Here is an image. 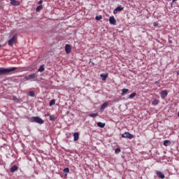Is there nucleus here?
<instances>
[{"label": "nucleus", "instance_id": "obj_36", "mask_svg": "<svg viewBox=\"0 0 179 179\" xmlns=\"http://www.w3.org/2000/svg\"><path fill=\"white\" fill-rule=\"evenodd\" d=\"M92 66H94V62H92Z\"/></svg>", "mask_w": 179, "mask_h": 179}, {"label": "nucleus", "instance_id": "obj_21", "mask_svg": "<svg viewBox=\"0 0 179 179\" xmlns=\"http://www.w3.org/2000/svg\"><path fill=\"white\" fill-rule=\"evenodd\" d=\"M68 173H69V168H65L64 169V174L65 176H68Z\"/></svg>", "mask_w": 179, "mask_h": 179}, {"label": "nucleus", "instance_id": "obj_6", "mask_svg": "<svg viewBox=\"0 0 179 179\" xmlns=\"http://www.w3.org/2000/svg\"><path fill=\"white\" fill-rule=\"evenodd\" d=\"M122 10H124V7L118 6L116 8L114 9L113 14L117 15L118 12H122Z\"/></svg>", "mask_w": 179, "mask_h": 179}, {"label": "nucleus", "instance_id": "obj_13", "mask_svg": "<svg viewBox=\"0 0 179 179\" xmlns=\"http://www.w3.org/2000/svg\"><path fill=\"white\" fill-rule=\"evenodd\" d=\"M100 77L101 78L102 80H106L107 78H108V73H101Z\"/></svg>", "mask_w": 179, "mask_h": 179}, {"label": "nucleus", "instance_id": "obj_2", "mask_svg": "<svg viewBox=\"0 0 179 179\" xmlns=\"http://www.w3.org/2000/svg\"><path fill=\"white\" fill-rule=\"evenodd\" d=\"M27 120L28 121H29V122H36V124H39L40 125H41V124L44 122V120L38 116L27 117Z\"/></svg>", "mask_w": 179, "mask_h": 179}, {"label": "nucleus", "instance_id": "obj_38", "mask_svg": "<svg viewBox=\"0 0 179 179\" xmlns=\"http://www.w3.org/2000/svg\"><path fill=\"white\" fill-rule=\"evenodd\" d=\"M176 1H177V0H172V2H175Z\"/></svg>", "mask_w": 179, "mask_h": 179}, {"label": "nucleus", "instance_id": "obj_17", "mask_svg": "<svg viewBox=\"0 0 179 179\" xmlns=\"http://www.w3.org/2000/svg\"><path fill=\"white\" fill-rule=\"evenodd\" d=\"M128 92H129V90L127 88H123L122 90V96H124V94H125V93H128Z\"/></svg>", "mask_w": 179, "mask_h": 179}, {"label": "nucleus", "instance_id": "obj_37", "mask_svg": "<svg viewBox=\"0 0 179 179\" xmlns=\"http://www.w3.org/2000/svg\"><path fill=\"white\" fill-rule=\"evenodd\" d=\"M169 43H173V41H169Z\"/></svg>", "mask_w": 179, "mask_h": 179}, {"label": "nucleus", "instance_id": "obj_24", "mask_svg": "<svg viewBox=\"0 0 179 179\" xmlns=\"http://www.w3.org/2000/svg\"><path fill=\"white\" fill-rule=\"evenodd\" d=\"M99 115V113H90L89 115V117H91L92 118H94V117H97Z\"/></svg>", "mask_w": 179, "mask_h": 179}, {"label": "nucleus", "instance_id": "obj_20", "mask_svg": "<svg viewBox=\"0 0 179 179\" xmlns=\"http://www.w3.org/2000/svg\"><path fill=\"white\" fill-rule=\"evenodd\" d=\"M171 143L169 140H164V146H169Z\"/></svg>", "mask_w": 179, "mask_h": 179}, {"label": "nucleus", "instance_id": "obj_39", "mask_svg": "<svg viewBox=\"0 0 179 179\" xmlns=\"http://www.w3.org/2000/svg\"><path fill=\"white\" fill-rule=\"evenodd\" d=\"M0 48H1V45H0Z\"/></svg>", "mask_w": 179, "mask_h": 179}, {"label": "nucleus", "instance_id": "obj_35", "mask_svg": "<svg viewBox=\"0 0 179 179\" xmlns=\"http://www.w3.org/2000/svg\"><path fill=\"white\" fill-rule=\"evenodd\" d=\"M173 3H174V2H171V3H170V5H171V6H173Z\"/></svg>", "mask_w": 179, "mask_h": 179}, {"label": "nucleus", "instance_id": "obj_18", "mask_svg": "<svg viewBox=\"0 0 179 179\" xmlns=\"http://www.w3.org/2000/svg\"><path fill=\"white\" fill-rule=\"evenodd\" d=\"M45 70V69H44V65H41L38 69V72H44V71Z\"/></svg>", "mask_w": 179, "mask_h": 179}, {"label": "nucleus", "instance_id": "obj_33", "mask_svg": "<svg viewBox=\"0 0 179 179\" xmlns=\"http://www.w3.org/2000/svg\"><path fill=\"white\" fill-rule=\"evenodd\" d=\"M157 24H158L157 22H154V23H153V26H154L155 27H156V26H157Z\"/></svg>", "mask_w": 179, "mask_h": 179}, {"label": "nucleus", "instance_id": "obj_12", "mask_svg": "<svg viewBox=\"0 0 179 179\" xmlns=\"http://www.w3.org/2000/svg\"><path fill=\"white\" fill-rule=\"evenodd\" d=\"M109 23L110 24H113V25L117 23V20H115L114 16H111V17H109Z\"/></svg>", "mask_w": 179, "mask_h": 179}, {"label": "nucleus", "instance_id": "obj_4", "mask_svg": "<svg viewBox=\"0 0 179 179\" xmlns=\"http://www.w3.org/2000/svg\"><path fill=\"white\" fill-rule=\"evenodd\" d=\"M17 41V34H14L12 38L8 41L9 47H13V44H16Z\"/></svg>", "mask_w": 179, "mask_h": 179}, {"label": "nucleus", "instance_id": "obj_11", "mask_svg": "<svg viewBox=\"0 0 179 179\" xmlns=\"http://www.w3.org/2000/svg\"><path fill=\"white\" fill-rule=\"evenodd\" d=\"M156 174L157 176V177H159V178H162V179H164V173L160 171H156Z\"/></svg>", "mask_w": 179, "mask_h": 179}, {"label": "nucleus", "instance_id": "obj_8", "mask_svg": "<svg viewBox=\"0 0 179 179\" xmlns=\"http://www.w3.org/2000/svg\"><path fill=\"white\" fill-rule=\"evenodd\" d=\"M108 106V102H104L101 106L100 108V113H104V110H106V108Z\"/></svg>", "mask_w": 179, "mask_h": 179}, {"label": "nucleus", "instance_id": "obj_1", "mask_svg": "<svg viewBox=\"0 0 179 179\" xmlns=\"http://www.w3.org/2000/svg\"><path fill=\"white\" fill-rule=\"evenodd\" d=\"M16 69H17V67H10V68L0 67V76H2L3 75H8V73H10V72H13V71H16Z\"/></svg>", "mask_w": 179, "mask_h": 179}, {"label": "nucleus", "instance_id": "obj_31", "mask_svg": "<svg viewBox=\"0 0 179 179\" xmlns=\"http://www.w3.org/2000/svg\"><path fill=\"white\" fill-rule=\"evenodd\" d=\"M41 3H43V0H40L36 3L37 5H41Z\"/></svg>", "mask_w": 179, "mask_h": 179}, {"label": "nucleus", "instance_id": "obj_30", "mask_svg": "<svg viewBox=\"0 0 179 179\" xmlns=\"http://www.w3.org/2000/svg\"><path fill=\"white\" fill-rule=\"evenodd\" d=\"M13 100L14 101H19V99H17V96H13Z\"/></svg>", "mask_w": 179, "mask_h": 179}, {"label": "nucleus", "instance_id": "obj_7", "mask_svg": "<svg viewBox=\"0 0 179 179\" xmlns=\"http://www.w3.org/2000/svg\"><path fill=\"white\" fill-rule=\"evenodd\" d=\"M71 51H72V48L69 44H66L65 45V52L66 54H71Z\"/></svg>", "mask_w": 179, "mask_h": 179}, {"label": "nucleus", "instance_id": "obj_32", "mask_svg": "<svg viewBox=\"0 0 179 179\" xmlns=\"http://www.w3.org/2000/svg\"><path fill=\"white\" fill-rule=\"evenodd\" d=\"M159 83H160V80H158L155 82V85H159Z\"/></svg>", "mask_w": 179, "mask_h": 179}, {"label": "nucleus", "instance_id": "obj_16", "mask_svg": "<svg viewBox=\"0 0 179 179\" xmlns=\"http://www.w3.org/2000/svg\"><path fill=\"white\" fill-rule=\"evenodd\" d=\"M79 139V133L76 132L73 134V141L76 142Z\"/></svg>", "mask_w": 179, "mask_h": 179}, {"label": "nucleus", "instance_id": "obj_27", "mask_svg": "<svg viewBox=\"0 0 179 179\" xmlns=\"http://www.w3.org/2000/svg\"><path fill=\"white\" fill-rule=\"evenodd\" d=\"M29 94L30 97H34V96H35L34 91H29Z\"/></svg>", "mask_w": 179, "mask_h": 179}, {"label": "nucleus", "instance_id": "obj_22", "mask_svg": "<svg viewBox=\"0 0 179 179\" xmlns=\"http://www.w3.org/2000/svg\"><path fill=\"white\" fill-rule=\"evenodd\" d=\"M43 5H39L38 6L36 7V12H40V10H41V9H43Z\"/></svg>", "mask_w": 179, "mask_h": 179}, {"label": "nucleus", "instance_id": "obj_5", "mask_svg": "<svg viewBox=\"0 0 179 179\" xmlns=\"http://www.w3.org/2000/svg\"><path fill=\"white\" fill-rule=\"evenodd\" d=\"M122 138H127V139H132L134 134H131L129 132H124L122 134Z\"/></svg>", "mask_w": 179, "mask_h": 179}, {"label": "nucleus", "instance_id": "obj_14", "mask_svg": "<svg viewBox=\"0 0 179 179\" xmlns=\"http://www.w3.org/2000/svg\"><path fill=\"white\" fill-rule=\"evenodd\" d=\"M17 169H18L17 166L14 165L10 168V173H15V171H17Z\"/></svg>", "mask_w": 179, "mask_h": 179}, {"label": "nucleus", "instance_id": "obj_25", "mask_svg": "<svg viewBox=\"0 0 179 179\" xmlns=\"http://www.w3.org/2000/svg\"><path fill=\"white\" fill-rule=\"evenodd\" d=\"M135 96H136V92H133L128 96V99H133Z\"/></svg>", "mask_w": 179, "mask_h": 179}, {"label": "nucleus", "instance_id": "obj_26", "mask_svg": "<svg viewBox=\"0 0 179 179\" xmlns=\"http://www.w3.org/2000/svg\"><path fill=\"white\" fill-rule=\"evenodd\" d=\"M120 152H121V148H117L115 149V153L116 155H118V153H120Z\"/></svg>", "mask_w": 179, "mask_h": 179}, {"label": "nucleus", "instance_id": "obj_19", "mask_svg": "<svg viewBox=\"0 0 179 179\" xmlns=\"http://www.w3.org/2000/svg\"><path fill=\"white\" fill-rule=\"evenodd\" d=\"M50 107H52V106H55V99H52L49 103Z\"/></svg>", "mask_w": 179, "mask_h": 179}, {"label": "nucleus", "instance_id": "obj_3", "mask_svg": "<svg viewBox=\"0 0 179 179\" xmlns=\"http://www.w3.org/2000/svg\"><path fill=\"white\" fill-rule=\"evenodd\" d=\"M37 78H38V74L36 73H30L28 76L24 77L25 80H30L31 82H36L37 80Z\"/></svg>", "mask_w": 179, "mask_h": 179}, {"label": "nucleus", "instance_id": "obj_28", "mask_svg": "<svg viewBox=\"0 0 179 179\" xmlns=\"http://www.w3.org/2000/svg\"><path fill=\"white\" fill-rule=\"evenodd\" d=\"M57 117H55L54 115H50V121H55Z\"/></svg>", "mask_w": 179, "mask_h": 179}, {"label": "nucleus", "instance_id": "obj_29", "mask_svg": "<svg viewBox=\"0 0 179 179\" xmlns=\"http://www.w3.org/2000/svg\"><path fill=\"white\" fill-rule=\"evenodd\" d=\"M101 19H103V16H101V15H97V16L95 17V20H101Z\"/></svg>", "mask_w": 179, "mask_h": 179}, {"label": "nucleus", "instance_id": "obj_23", "mask_svg": "<svg viewBox=\"0 0 179 179\" xmlns=\"http://www.w3.org/2000/svg\"><path fill=\"white\" fill-rule=\"evenodd\" d=\"M152 106H157L159 104V100L157 99H154L152 102Z\"/></svg>", "mask_w": 179, "mask_h": 179}, {"label": "nucleus", "instance_id": "obj_15", "mask_svg": "<svg viewBox=\"0 0 179 179\" xmlns=\"http://www.w3.org/2000/svg\"><path fill=\"white\" fill-rule=\"evenodd\" d=\"M96 125L99 127V128H104V127H106V123L99 122L96 123Z\"/></svg>", "mask_w": 179, "mask_h": 179}, {"label": "nucleus", "instance_id": "obj_10", "mask_svg": "<svg viewBox=\"0 0 179 179\" xmlns=\"http://www.w3.org/2000/svg\"><path fill=\"white\" fill-rule=\"evenodd\" d=\"M167 94H169V92H167V90H164L161 92V97L162 99H166V97H167Z\"/></svg>", "mask_w": 179, "mask_h": 179}, {"label": "nucleus", "instance_id": "obj_9", "mask_svg": "<svg viewBox=\"0 0 179 179\" xmlns=\"http://www.w3.org/2000/svg\"><path fill=\"white\" fill-rule=\"evenodd\" d=\"M10 3L13 6H19V5H20V1L16 0H11L10 1Z\"/></svg>", "mask_w": 179, "mask_h": 179}, {"label": "nucleus", "instance_id": "obj_34", "mask_svg": "<svg viewBox=\"0 0 179 179\" xmlns=\"http://www.w3.org/2000/svg\"><path fill=\"white\" fill-rule=\"evenodd\" d=\"M45 115V117H50V115H50V113H46Z\"/></svg>", "mask_w": 179, "mask_h": 179}]
</instances>
